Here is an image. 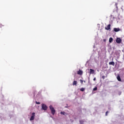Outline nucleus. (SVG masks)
I'll return each mask as SVG.
<instances>
[{"instance_id": "nucleus-12", "label": "nucleus", "mask_w": 124, "mask_h": 124, "mask_svg": "<svg viewBox=\"0 0 124 124\" xmlns=\"http://www.w3.org/2000/svg\"><path fill=\"white\" fill-rule=\"evenodd\" d=\"M60 114H61V115H63V116H65V115H67V113L62 111H61Z\"/></svg>"}, {"instance_id": "nucleus-7", "label": "nucleus", "mask_w": 124, "mask_h": 124, "mask_svg": "<svg viewBox=\"0 0 124 124\" xmlns=\"http://www.w3.org/2000/svg\"><path fill=\"white\" fill-rule=\"evenodd\" d=\"M77 74L78 75H82L83 74V71L81 70H79L78 71V73Z\"/></svg>"}, {"instance_id": "nucleus-6", "label": "nucleus", "mask_w": 124, "mask_h": 124, "mask_svg": "<svg viewBox=\"0 0 124 124\" xmlns=\"http://www.w3.org/2000/svg\"><path fill=\"white\" fill-rule=\"evenodd\" d=\"M113 31L115 32H118V31H121V29H120V28H114Z\"/></svg>"}, {"instance_id": "nucleus-17", "label": "nucleus", "mask_w": 124, "mask_h": 124, "mask_svg": "<svg viewBox=\"0 0 124 124\" xmlns=\"http://www.w3.org/2000/svg\"><path fill=\"white\" fill-rule=\"evenodd\" d=\"M36 104H40V102L36 101L35 102Z\"/></svg>"}, {"instance_id": "nucleus-11", "label": "nucleus", "mask_w": 124, "mask_h": 124, "mask_svg": "<svg viewBox=\"0 0 124 124\" xmlns=\"http://www.w3.org/2000/svg\"><path fill=\"white\" fill-rule=\"evenodd\" d=\"M74 86H77V81L74 80L73 83Z\"/></svg>"}, {"instance_id": "nucleus-16", "label": "nucleus", "mask_w": 124, "mask_h": 124, "mask_svg": "<svg viewBox=\"0 0 124 124\" xmlns=\"http://www.w3.org/2000/svg\"><path fill=\"white\" fill-rule=\"evenodd\" d=\"M115 6L117 9H118V3H115Z\"/></svg>"}, {"instance_id": "nucleus-13", "label": "nucleus", "mask_w": 124, "mask_h": 124, "mask_svg": "<svg viewBox=\"0 0 124 124\" xmlns=\"http://www.w3.org/2000/svg\"><path fill=\"white\" fill-rule=\"evenodd\" d=\"M109 43H112V42H113V38L112 37L109 38Z\"/></svg>"}, {"instance_id": "nucleus-4", "label": "nucleus", "mask_w": 124, "mask_h": 124, "mask_svg": "<svg viewBox=\"0 0 124 124\" xmlns=\"http://www.w3.org/2000/svg\"><path fill=\"white\" fill-rule=\"evenodd\" d=\"M116 43L120 44V43H121L122 42V39L120 38H117L116 40Z\"/></svg>"}, {"instance_id": "nucleus-20", "label": "nucleus", "mask_w": 124, "mask_h": 124, "mask_svg": "<svg viewBox=\"0 0 124 124\" xmlns=\"http://www.w3.org/2000/svg\"><path fill=\"white\" fill-rule=\"evenodd\" d=\"M80 83H83V82H84V80L80 79Z\"/></svg>"}, {"instance_id": "nucleus-10", "label": "nucleus", "mask_w": 124, "mask_h": 124, "mask_svg": "<svg viewBox=\"0 0 124 124\" xmlns=\"http://www.w3.org/2000/svg\"><path fill=\"white\" fill-rule=\"evenodd\" d=\"M109 65H113V66H114V65H115V62H109Z\"/></svg>"}, {"instance_id": "nucleus-18", "label": "nucleus", "mask_w": 124, "mask_h": 124, "mask_svg": "<svg viewBox=\"0 0 124 124\" xmlns=\"http://www.w3.org/2000/svg\"><path fill=\"white\" fill-rule=\"evenodd\" d=\"M109 113V112L108 111H107L106 112V116H108V114Z\"/></svg>"}, {"instance_id": "nucleus-21", "label": "nucleus", "mask_w": 124, "mask_h": 124, "mask_svg": "<svg viewBox=\"0 0 124 124\" xmlns=\"http://www.w3.org/2000/svg\"><path fill=\"white\" fill-rule=\"evenodd\" d=\"M93 81H95V80H96V78H94L93 79Z\"/></svg>"}, {"instance_id": "nucleus-1", "label": "nucleus", "mask_w": 124, "mask_h": 124, "mask_svg": "<svg viewBox=\"0 0 124 124\" xmlns=\"http://www.w3.org/2000/svg\"><path fill=\"white\" fill-rule=\"evenodd\" d=\"M49 109L51 112V114L52 115H55V113H56V110L55 109V108H54V107H53V106L50 105L49 106Z\"/></svg>"}, {"instance_id": "nucleus-15", "label": "nucleus", "mask_w": 124, "mask_h": 124, "mask_svg": "<svg viewBox=\"0 0 124 124\" xmlns=\"http://www.w3.org/2000/svg\"><path fill=\"white\" fill-rule=\"evenodd\" d=\"M97 87H95L93 89V91H97Z\"/></svg>"}, {"instance_id": "nucleus-2", "label": "nucleus", "mask_w": 124, "mask_h": 124, "mask_svg": "<svg viewBox=\"0 0 124 124\" xmlns=\"http://www.w3.org/2000/svg\"><path fill=\"white\" fill-rule=\"evenodd\" d=\"M31 117L30 119V121H33V120H34V118L35 117V113L33 112L31 114Z\"/></svg>"}, {"instance_id": "nucleus-9", "label": "nucleus", "mask_w": 124, "mask_h": 124, "mask_svg": "<svg viewBox=\"0 0 124 124\" xmlns=\"http://www.w3.org/2000/svg\"><path fill=\"white\" fill-rule=\"evenodd\" d=\"M94 73V70L93 69H90V74H93Z\"/></svg>"}, {"instance_id": "nucleus-8", "label": "nucleus", "mask_w": 124, "mask_h": 124, "mask_svg": "<svg viewBox=\"0 0 124 124\" xmlns=\"http://www.w3.org/2000/svg\"><path fill=\"white\" fill-rule=\"evenodd\" d=\"M117 79L119 82H122V78H121V77L120 76V75H118L117 77Z\"/></svg>"}, {"instance_id": "nucleus-19", "label": "nucleus", "mask_w": 124, "mask_h": 124, "mask_svg": "<svg viewBox=\"0 0 124 124\" xmlns=\"http://www.w3.org/2000/svg\"><path fill=\"white\" fill-rule=\"evenodd\" d=\"M102 79H105V76H103L102 77Z\"/></svg>"}, {"instance_id": "nucleus-14", "label": "nucleus", "mask_w": 124, "mask_h": 124, "mask_svg": "<svg viewBox=\"0 0 124 124\" xmlns=\"http://www.w3.org/2000/svg\"><path fill=\"white\" fill-rule=\"evenodd\" d=\"M80 91L81 92H84V91H85V88H82L80 89Z\"/></svg>"}, {"instance_id": "nucleus-3", "label": "nucleus", "mask_w": 124, "mask_h": 124, "mask_svg": "<svg viewBox=\"0 0 124 124\" xmlns=\"http://www.w3.org/2000/svg\"><path fill=\"white\" fill-rule=\"evenodd\" d=\"M48 107H47V106H46V105L43 104L42 105V109H43V110H44V111H46V110H47Z\"/></svg>"}, {"instance_id": "nucleus-22", "label": "nucleus", "mask_w": 124, "mask_h": 124, "mask_svg": "<svg viewBox=\"0 0 124 124\" xmlns=\"http://www.w3.org/2000/svg\"><path fill=\"white\" fill-rule=\"evenodd\" d=\"M84 83H86V81H84Z\"/></svg>"}, {"instance_id": "nucleus-5", "label": "nucleus", "mask_w": 124, "mask_h": 124, "mask_svg": "<svg viewBox=\"0 0 124 124\" xmlns=\"http://www.w3.org/2000/svg\"><path fill=\"white\" fill-rule=\"evenodd\" d=\"M105 30H106L107 31H109V30H110V29H111V25L108 24L107 27L105 28Z\"/></svg>"}]
</instances>
